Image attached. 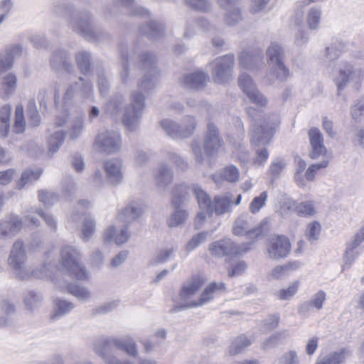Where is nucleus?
<instances>
[{"instance_id": "2", "label": "nucleus", "mask_w": 364, "mask_h": 364, "mask_svg": "<svg viewBox=\"0 0 364 364\" xmlns=\"http://www.w3.org/2000/svg\"><path fill=\"white\" fill-rule=\"evenodd\" d=\"M193 195L197 200L200 209H205L208 215L211 216L213 213L222 215L232 211L233 204L237 205L240 203L242 196L239 194L235 200L234 196L230 193L215 196L212 201L209 195L200 185L192 186Z\"/></svg>"}, {"instance_id": "14", "label": "nucleus", "mask_w": 364, "mask_h": 364, "mask_svg": "<svg viewBox=\"0 0 364 364\" xmlns=\"http://www.w3.org/2000/svg\"><path fill=\"white\" fill-rule=\"evenodd\" d=\"M144 212V206L139 200H132L122 208L117 214V220L124 225H129L140 219Z\"/></svg>"}, {"instance_id": "62", "label": "nucleus", "mask_w": 364, "mask_h": 364, "mask_svg": "<svg viewBox=\"0 0 364 364\" xmlns=\"http://www.w3.org/2000/svg\"><path fill=\"white\" fill-rule=\"evenodd\" d=\"M70 294L80 300H86L90 296V291L86 288L80 285L71 284L70 283Z\"/></svg>"}, {"instance_id": "46", "label": "nucleus", "mask_w": 364, "mask_h": 364, "mask_svg": "<svg viewBox=\"0 0 364 364\" xmlns=\"http://www.w3.org/2000/svg\"><path fill=\"white\" fill-rule=\"evenodd\" d=\"M11 108L10 105H5L1 107L0 111V119L1 122V128L0 135L6 136L9 130V118L11 115Z\"/></svg>"}, {"instance_id": "56", "label": "nucleus", "mask_w": 364, "mask_h": 364, "mask_svg": "<svg viewBox=\"0 0 364 364\" xmlns=\"http://www.w3.org/2000/svg\"><path fill=\"white\" fill-rule=\"evenodd\" d=\"M296 213L303 217H311L316 214V209L312 201H304L298 204Z\"/></svg>"}, {"instance_id": "44", "label": "nucleus", "mask_w": 364, "mask_h": 364, "mask_svg": "<svg viewBox=\"0 0 364 364\" xmlns=\"http://www.w3.org/2000/svg\"><path fill=\"white\" fill-rule=\"evenodd\" d=\"M160 125L168 136L172 138H180L181 127L176 122L165 119L160 122Z\"/></svg>"}, {"instance_id": "57", "label": "nucleus", "mask_w": 364, "mask_h": 364, "mask_svg": "<svg viewBox=\"0 0 364 364\" xmlns=\"http://www.w3.org/2000/svg\"><path fill=\"white\" fill-rule=\"evenodd\" d=\"M321 11L317 8H311L308 14L307 23L310 29L315 30L318 28Z\"/></svg>"}, {"instance_id": "64", "label": "nucleus", "mask_w": 364, "mask_h": 364, "mask_svg": "<svg viewBox=\"0 0 364 364\" xmlns=\"http://www.w3.org/2000/svg\"><path fill=\"white\" fill-rule=\"evenodd\" d=\"M279 323V314H274L269 316L264 321L263 326L262 327V331L267 333L274 329H275Z\"/></svg>"}, {"instance_id": "39", "label": "nucleus", "mask_w": 364, "mask_h": 364, "mask_svg": "<svg viewBox=\"0 0 364 364\" xmlns=\"http://www.w3.org/2000/svg\"><path fill=\"white\" fill-rule=\"evenodd\" d=\"M78 68L84 74L89 73L91 70V55L87 51H80L75 56Z\"/></svg>"}, {"instance_id": "30", "label": "nucleus", "mask_w": 364, "mask_h": 364, "mask_svg": "<svg viewBox=\"0 0 364 364\" xmlns=\"http://www.w3.org/2000/svg\"><path fill=\"white\" fill-rule=\"evenodd\" d=\"M124 98L121 95H114L105 107V112L114 119L122 117V110L124 111Z\"/></svg>"}, {"instance_id": "58", "label": "nucleus", "mask_w": 364, "mask_h": 364, "mask_svg": "<svg viewBox=\"0 0 364 364\" xmlns=\"http://www.w3.org/2000/svg\"><path fill=\"white\" fill-rule=\"evenodd\" d=\"M28 110L29 112L28 125L32 127L38 126L41 122V118L34 101L28 102Z\"/></svg>"}, {"instance_id": "40", "label": "nucleus", "mask_w": 364, "mask_h": 364, "mask_svg": "<svg viewBox=\"0 0 364 364\" xmlns=\"http://www.w3.org/2000/svg\"><path fill=\"white\" fill-rule=\"evenodd\" d=\"M287 336V331H277L262 342L261 348L264 350H267L269 348H274L280 343L281 341Z\"/></svg>"}, {"instance_id": "7", "label": "nucleus", "mask_w": 364, "mask_h": 364, "mask_svg": "<svg viewBox=\"0 0 364 364\" xmlns=\"http://www.w3.org/2000/svg\"><path fill=\"white\" fill-rule=\"evenodd\" d=\"M94 146L100 153L115 154L119 151L122 146L121 135L113 130L102 131L95 137Z\"/></svg>"}, {"instance_id": "48", "label": "nucleus", "mask_w": 364, "mask_h": 364, "mask_svg": "<svg viewBox=\"0 0 364 364\" xmlns=\"http://www.w3.org/2000/svg\"><path fill=\"white\" fill-rule=\"evenodd\" d=\"M294 162L296 164L294 180L299 186H304L305 182L303 172L306 167V162L299 156L294 157Z\"/></svg>"}, {"instance_id": "18", "label": "nucleus", "mask_w": 364, "mask_h": 364, "mask_svg": "<svg viewBox=\"0 0 364 364\" xmlns=\"http://www.w3.org/2000/svg\"><path fill=\"white\" fill-rule=\"evenodd\" d=\"M208 80L209 77L206 73L196 71L183 75L180 80V84L185 88L196 90L204 88Z\"/></svg>"}, {"instance_id": "6", "label": "nucleus", "mask_w": 364, "mask_h": 364, "mask_svg": "<svg viewBox=\"0 0 364 364\" xmlns=\"http://www.w3.org/2000/svg\"><path fill=\"white\" fill-rule=\"evenodd\" d=\"M235 57L232 54L218 57L210 63L213 80L218 84L227 82L232 77Z\"/></svg>"}, {"instance_id": "21", "label": "nucleus", "mask_w": 364, "mask_h": 364, "mask_svg": "<svg viewBox=\"0 0 364 364\" xmlns=\"http://www.w3.org/2000/svg\"><path fill=\"white\" fill-rule=\"evenodd\" d=\"M173 173L171 168L165 164H161L156 174H155V182L158 191L164 195L168 190V186L173 181Z\"/></svg>"}, {"instance_id": "22", "label": "nucleus", "mask_w": 364, "mask_h": 364, "mask_svg": "<svg viewBox=\"0 0 364 364\" xmlns=\"http://www.w3.org/2000/svg\"><path fill=\"white\" fill-rule=\"evenodd\" d=\"M130 237V232L127 229V225L120 230L119 232L117 227L114 225L108 226L103 233V240L105 243L110 244L114 242L117 245L125 243Z\"/></svg>"}, {"instance_id": "33", "label": "nucleus", "mask_w": 364, "mask_h": 364, "mask_svg": "<svg viewBox=\"0 0 364 364\" xmlns=\"http://www.w3.org/2000/svg\"><path fill=\"white\" fill-rule=\"evenodd\" d=\"M26 257L23 248V244L17 241L14 244L13 249L9 257V264L16 269H20L21 264L26 261Z\"/></svg>"}, {"instance_id": "24", "label": "nucleus", "mask_w": 364, "mask_h": 364, "mask_svg": "<svg viewBox=\"0 0 364 364\" xmlns=\"http://www.w3.org/2000/svg\"><path fill=\"white\" fill-rule=\"evenodd\" d=\"M233 233L235 235H248L250 237H258L262 234L261 227L250 229V220L247 215H242L235 223Z\"/></svg>"}, {"instance_id": "28", "label": "nucleus", "mask_w": 364, "mask_h": 364, "mask_svg": "<svg viewBox=\"0 0 364 364\" xmlns=\"http://www.w3.org/2000/svg\"><path fill=\"white\" fill-rule=\"evenodd\" d=\"M197 185L192 183L190 186L186 183L176 184L172 191L171 203L173 206L181 205L189 196L190 191L193 193L192 186Z\"/></svg>"}, {"instance_id": "34", "label": "nucleus", "mask_w": 364, "mask_h": 364, "mask_svg": "<svg viewBox=\"0 0 364 364\" xmlns=\"http://www.w3.org/2000/svg\"><path fill=\"white\" fill-rule=\"evenodd\" d=\"M251 344L250 339L244 335H241L232 340L228 347V353L230 356L236 355L244 351Z\"/></svg>"}, {"instance_id": "60", "label": "nucleus", "mask_w": 364, "mask_h": 364, "mask_svg": "<svg viewBox=\"0 0 364 364\" xmlns=\"http://www.w3.org/2000/svg\"><path fill=\"white\" fill-rule=\"evenodd\" d=\"M267 198V193L263 191L259 196L254 198L250 205V210L252 213H258L260 209L264 205Z\"/></svg>"}, {"instance_id": "9", "label": "nucleus", "mask_w": 364, "mask_h": 364, "mask_svg": "<svg viewBox=\"0 0 364 364\" xmlns=\"http://www.w3.org/2000/svg\"><path fill=\"white\" fill-rule=\"evenodd\" d=\"M212 255L216 257L240 256L249 250L247 245H239L230 239H223L213 242L209 246Z\"/></svg>"}, {"instance_id": "38", "label": "nucleus", "mask_w": 364, "mask_h": 364, "mask_svg": "<svg viewBox=\"0 0 364 364\" xmlns=\"http://www.w3.org/2000/svg\"><path fill=\"white\" fill-rule=\"evenodd\" d=\"M21 48L18 46H14L6 51L5 57H0V73L10 69L13 65V57L16 54H21Z\"/></svg>"}, {"instance_id": "23", "label": "nucleus", "mask_w": 364, "mask_h": 364, "mask_svg": "<svg viewBox=\"0 0 364 364\" xmlns=\"http://www.w3.org/2000/svg\"><path fill=\"white\" fill-rule=\"evenodd\" d=\"M104 167L107 180L112 186H117L122 182L123 178L122 161L119 159L109 160L105 163Z\"/></svg>"}, {"instance_id": "3", "label": "nucleus", "mask_w": 364, "mask_h": 364, "mask_svg": "<svg viewBox=\"0 0 364 364\" xmlns=\"http://www.w3.org/2000/svg\"><path fill=\"white\" fill-rule=\"evenodd\" d=\"M224 145V141L218 127L213 122H209L204 136L203 146L201 142L194 139L191 143V153L199 164H203L205 156L216 155Z\"/></svg>"}, {"instance_id": "4", "label": "nucleus", "mask_w": 364, "mask_h": 364, "mask_svg": "<svg viewBox=\"0 0 364 364\" xmlns=\"http://www.w3.org/2000/svg\"><path fill=\"white\" fill-rule=\"evenodd\" d=\"M138 66L146 73L137 84V92L149 93L156 87L159 75L155 55L148 51L141 53L139 56Z\"/></svg>"}, {"instance_id": "15", "label": "nucleus", "mask_w": 364, "mask_h": 364, "mask_svg": "<svg viewBox=\"0 0 364 364\" xmlns=\"http://www.w3.org/2000/svg\"><path fill=\"white\" fill-rule=\"evenodd\" d=\"M225 289V285L224 283L212 282L205 287L198 300L188 301L186 304L179 306L178 308L185 309L203 306L210 301L214 298L216 293L221 292L224 291Z\"/></svg>"}, {"instance_id": "52", "label": "nucleus", "mask_w": 364, "mask_h": 364, "mask_svg": "<svg viewBox=\"0 0 364 364\" xmlns=\"http://www.w3.org/2000/svg\"><path fill=\"white\" fill-rule=\"evenodd\" d=\"M346 358V352L343 350L334 352L324 357L316 364H341Z\"/></svg>"}, {"instance_id": "29", "label": "nucleus", "mask_w": 364, "mask_h": 364, "mask_svg": "<svg viewBox=\"0 0 364 364\" xmlns=\"http://www.w3.org/2000/svg\"><path fill=\"white\" fill-rule=\"evenodd\" d=\"M289 76V70L286 66L285 62L269 65V71L267 73V78L270 82L278 80L284 82Z\"/></svg>"}, {"instance_id": "59", "label": "nucleus", "mask_w": 364, "mask_h": 364, "mask_svg": "<svg viewBox=\"0 0 364 364\" xmlns=\"http://www.w3.org/2000/svg\"><path fill=\"white\" fill-rule=\"evenodd\" d=\"M122 4L127 8L132 15L146 16L149 11L143 7L135 5L134 0H120Z\"/></svg>"}, {"instance_id": "63", "label": "nucleus", "mask_w": 364, "mask_h": 364, "mask_svg": "<svg viewBox=\"0 0 364 364\" xmlns=\"http://www.w3.org/2000/svg\"><path fill=\"white\" fill-rule=\"evenodd\" d=\"M65 138V133L64 132H55L50 138L49 141V151L52 153L56 151L58 148L63 144Z\"/></svg>"}, {"instance_id": "20", "label": "nucleus", "mask_w": 364, "mask_h": 364, "mask_svg": "<svg viewBox=\"0 0 364 364\" xmlns=\"http://www.w3.org/2000/svg\"><path fill=\"white\" fill-rule=\"evenodd\" d=\"M73 30L82 35L89 41H99L101 40L100 33L95 31L90 23V16L85 14L83 16L75 23Z\"/></svg>"}, {"instance_id": "27", "label": "nucleus", "mask_w": 364, "mask_h": 364, "mask_svg": "<svg viewBox=\"0 0 364 364\" xmlns=\"http://www.w3.org/2000/svg\"><path fill=\"white\" fill-rule=\"evenodd\" d=\"M268 65L285 62L286 53L284 48L277 42H272L266 50Z\"/></svg>"}, {"instance_id": "13", "label": "nucleus", "mask_w": 364, "mask_h": 364, "mask_svg": "<svg viewBox=\"0 0 364 364\" xmlns=\"http://www.w3.org/2000/svg\"><path fill=\"white\" fill-rule=\"evenodd\" d=\"M238 85L252 102L259 106L267 105V98L257 89L250 75L242 73L238 77Z\"/></svg>"}, {"instance_id": "10", "label": "nucleus", "mask_w": 364, "mask_h": 364, "mask_svg": "<svg viewBox=\"0 0 364 364\" xmlns=\"http://www.w3.org/2000/svg\"><path fill=\"white\" fill-rule=\"evenodd\" d=\"M361 76L359 69L355 68L348 63L343 62L339 65L338 75L334 79L337 86V92L341 95L342 91L351 82H358Z\"/></svg>"}, {"instance_id": "35", "label": "nucleus", "mask_w": 364, "mask_h": 364, "mask_svg": "<svg viewBox=\"0 0 364 364\" xmlns=\"http://www.w3.org/2000/svg\"><path fill=\"white\" fill-rule=\"evenodd\" d=\"M173 207L175 208L174 212L168 220V225L171 228L184 225L188 215V212L183 209L181 205Z\"/></svg>"}, {"instance_id": "49", "label": "nucleus", "mask_w": 364, "mask_h": 364, "mask_svg": "<svg viewBox=\"0 0 364 364\" xmlns=\"http://www.w3.org/2000/svg\"><path fill=\"white\" fill-rule=\"evenodd\" d=\"M299 262H294L293 264H289L283 266H277L272 270L270 276L273 279H279L285 277L289 270L296 269L299 268Z\"/></svg>"}, {"instance_id": "45", "label": "nucleus", "mask_w": 364, "mask_h": 364, "mask_svg": "<svg viewBox=\"0 0 364 364\" xmlns=\"http://www.w3.org/2000/svg\"><path fill=\"white\" fill-rule=\"evenodd\" d=\"M119 74L124 84L127 85L131 81L129 71L128 55L126 52H120V70Z\"/></svg>"}, {"instance_id": "51", "label": "nucleus", "mask_w": 364, "mask_h": 364, "mask_svg": "<svg viewBox=\"0 0 364 364\" xmlns=\"http://www.w3.org/2000/svg\"><path fill=\"white\" fill-rule=\"evenodd\" d=\"M321 226L317 221H313L308 224L305 232L307 240L311 242H314L318 240L321 233Z\"/></svg>"}, {"instance_id": "5", "label": "nucleus", "mask_w": 364, "mask_h": 364, "mask_svg": "<svg viewBox=\"0 0 364 364\" xmlns=\"http://www.w3.org/2000/svg\"><path fill=\"white\" fill-rule=\"evenodd\" d=\"M144 107V95L133 91L131 94L130 103L124 107L122 117V123L129 131H134L139 124Z\"/></svg>"}, {"instance_id": "1", "label": "nucleus", "mask_w": 364, "mask_h": 364, "mask_svg": "<svg viewBox=\"0 0 364 364\" xmlns=\"http://www.w3.org/2000/svg\"><path fill=\"white\" fill-rule=\"evenodd\" d=\"M279 124V116L276 114L265 116L262 124H255L252 126L250 142L255 149L256 156L254 163L262 165L268 159L269 153L265 146L269 144L273 136L275 128Z\"/></svg>"}, {"instance_id": "50", "label": "nucleus", "mask_w": 364, "mask_h": 364, "mask_svg": "<svg viewBox=\"0 0 364 364\" xmlns=\"http://www.w3.org/2000/svg\"><path fill=\"white\" fill-rule=\"evenodd\" d=\"M26 127V121L23 116V107L22 105L16 106L15 111V122L14 130L16 133H22Z\"/></svg>"}, {"instance_id": "43", "label": "nucleus", "mask_w": 364, "mask_h": 364, "mask_svg": "<svg viewBox=\"0 0 364 364\" xmlns=\"http://www.w3.org/2000/svg\"><path fill=\"white\" fill-rule=\"evenodd\" d=\"M84 129V119L82 117H77L70 123V140L77 139L82 134Z\"/></svg>"}, {"instance_id": "61", "label": "nucleus", "mask_w": 364, "mask_h": 364, "mask_svg": "<svg viewBox=\"0 0 364 364\" xmlns=\"http://www.w3.org/2000/svg\"><path fill=\"white\" fill-rule=\"evenodd\" d=\"M299 284L298 282L291 283L287 289L279 290L277 296L282 300L291 299L297 291Z\"/></svg>"}, {"instance_id": "36", "label": "nucleus", "mask_w": 364, "mask_h": 364, "mask_svg": "<svg viewBox=\"0 0 364 364\" xmlns=\"http://www.w3.org/2000/svg\"><path fill=\"white\" fill-rule=\"evenodd\" d=\"M41 174L42 170L41 168L36 170H26L22 173L20 179L16 183L17 188L21 190L23 188L26 184L37 181L41 177Z\"/></svg>"}, {"instance_id": "42", "label": "nucleus", "mask_w": 364, "mask_h": 364, "mask_svg": "<svg viewBox=\"0 0 364 364\" xmlns=\"http://www.w3.org/2000/svg\"><path fill=\"white\" fill-rule=\"evenodd\" d=\"M196 119L193 116H186L184 117L183 124L181 127L180 138H187L193 134L196 127Z\"/></svg>"}, {"instance_id": "16", "label": "nucleus", "mask_w": 364, "mask_h": 364, "mask_svg": "<svg viewBox=\"0 0 364 364\" xmlns=\"http://www.w3.org/2000/svg\"><path fill=\"white\" fill-rule=\"evenodd\" d=\"M290 250L289 240L284 235H277L272 237L267 248L269 257L274 259L286 257Z\"/></svg>"}, {"instance_id": "12", "label": "nucleus", "mask_w": 364, "mask_h": 364, "mask_svg": "<svg viewBox=\"0 0 364 364\" xmlns=\"http://www.w3.org/2000/svg\"><path fill=\"white\" fill-rule=\"evenodd\" d=\"M308 135L311 147L310 158L316 160L321 157L322 160L327 159L329 161L331 158V153L328 151L325 146L323 134L320 130L318 128H311L309 129Z\"/></svg>"}, {"instance_id": "8", "label": "nucleus", "mask_w": 364, "mask_h": 364, "mask_svg": "<svg viewBox=\"0 0 364 364\" xmlns=\"http://www.w3.org/2000/svg\"><path fill=\"white\" fill-rule=\"evenodd\" d=\"M90 203L86 200H79L75 207L73 218L75 220L76 216L82 217V225L80 230V238L85 242H89L95 232L96 224L95 220L89 213H86V209L89 207Z\"/></svg>"}, {"instance_id": "55", "label": "nucleus", "mask_w": 364, "mask_h": 364, "mask_svg": "<svg viewBox=\"0 0 364 364\" xmlns=\"http://www.w3.org/2000/svg\"><path fill=\"white\" fill-rule=\"evenodd\" d=\"M89 261L92 267L97 269L102 268L105 261L103 252L98 248H94L90 254Z\"/></svg>"}, {"instance_id": "32", "label": "nucleus", "mask_w": 364, "mask_h": 364, "mask_svg": "<svg viewBox=\"0 0 364 364\" xmlns=\"http://www.w3.org/2000/svg\"><path fill=\"white\" fill-rule=\"evenodd\" d=\"M115 337L103 336L95 340L93 343V350L102 359L109 356L108 350L111 347H114Z\"/></svg>"}, {"instance_id": "54", "label": "nucleus", "mask_w": 364, "mask_h": 364, "mask_svg": "<svg viewBox=\"0 0 364 364\" xmlns=\"http://www.w3.org/2000/svg\"><path fill=\"white\" fill-rule=\"evenodd\" d=\"M328 164L329 163L327 159H323L320 163L311 165L304 174V179L305 178L308 181H313L317 171L321 168H326L328 166Z\"/></svg>"}, {"instance_id": "26", "label": "nucleus", "mask_w": 364, "mask_h": 364, "mask_svg": "<svg viewBox=\"0 0 364 364\" xmlns=\"http://www.w3.org/2000/svg\"><path fill=\"white\" fill-rule=\"evenodd\" d=\"M166 27L164 23L151 21L140 27V33L151 40H158L165 34Z\"/></svg>"}, {"instance_id": "25", "label": "nucleus", "mask_w": 364, "mask_h": 364, "mask_svg": "<svg viewBox=\"0 0 364 364\" xmlns=\"http://www.w3.org/2000/svg\"><path fill=\"white\" fill-rule=\"evenodd\" d=\"M240 65L242 68L248 70H257L262 65V53L258 52L253 55L248 51H243L239 57Z\"/></svg>"}, {"instance_id": "47", "label": "nucleus", "mask_w": 364, "mask_h": 364, "mask_svg": "<svg viewBox=\"0 0 364 364\" xmlns=\"http://www.w3.org/2000/svg\"><path fill=\"white\" fill-rule=\"evenodd\" d=\"M184 2L191 9L200 12L208 13L212 9L210 0H184Z\"/></svg>"}, {"instance_id": "17", "label": "nucleus", "mask_w": 364, "mask_h": 364, "mask_svg": "<svg viewBox=\"0 0 364 364\" xmlns=\"http://www.w3.org/2000/svg\"><path fill=\"white\" fill-rule=\"evenodd\" d=\"M205 283V279L200 275H193L186 280L182 285L179 296L181 300L188 302V301L193 297Z\"/></svg>"}, {"instance_id": "11", "label": "nucleus", "mask_w": 364, "mask_h": 364, "mask_svg": "<svg viewBox=\"0 0 364 364\" xmlns=\"http://www.w3.org/2000/svg\"><path fill=\"white\" fill-rule=\"evenodd\" d=\"M70 277L82 282L90 279V273L82 261V252L73 247H70Z\"/></svg>"}, {"instance_id": "37", "label": "nucleus", "mask_w": 364, "mask_h": 364, "mask_svg": "<svg viewBox=\"0 0 364 364\" xmlns=\"http://www.w3.org/2000/svg\"><path fill=\"white\" fill-rule=\"evenodd\" d=\"M240 173L234 166H227L220 173L219 176L214 178L215 182L219 185L223 180L230 183H235L238 181Z\"/></svg>"}, {"instance_id": "19", "label": "nucleus", "mask_w": 364, "mask_h": 364, "mask_svg": "<svg viewBox=\"0 0 364 364\" xmlns=\"http://www.w3.org/2000/svg\"><path fill=\"white\" fill-rule=\"evenodd\" d=\"M220 7L225 9V21L229 26L238 23L243 19L241 9L236 6L237 0H217Z\"/></svg>"}, {"instance_id": "53", "label": "nucleus", "mask_w": 364, "mask_h": 364, "mask_svg": "<svg viewBox=\"0 0 364 364\" xmlns=\"http://www.w3.org/2000/svg\"><path fill=\"white\" fill-rule=\"evenodd\" d=\"M120 304L119 299L105 303L92 310V315L97 316L109 313L117 309Z\"/></svg>"}, {"instance_id": "31", "label": "nucleus", "mask_w": 364, "mask_h": 364, "mask_svg": "<svg viewBox=\"0 0 364 364\" xmlns=\"http://www.w3.org/2000/svg\"><path fill=\"white\" fill-rule=\"evenodd\" d=\"M114 347L134 358H136L139 353L136 342L129 336L122 338L115 337Z\"/></svg>"}, {"instance_id": "41", "label": "nucleus", "mask_w": 364, "mask_h": 364, "mask_svg": "<svg viewBox=\"0 0 364 364\" xmlns=\"http://www.w3.org/2000/svg\"><path fill=\"white\" fill-rule=\"evenodd\" d=\"M22 223L17 218H12L9 221L0 224V235L5 236L8 234L16 232L21 229Z\"/></svg>"}]
</instances>
